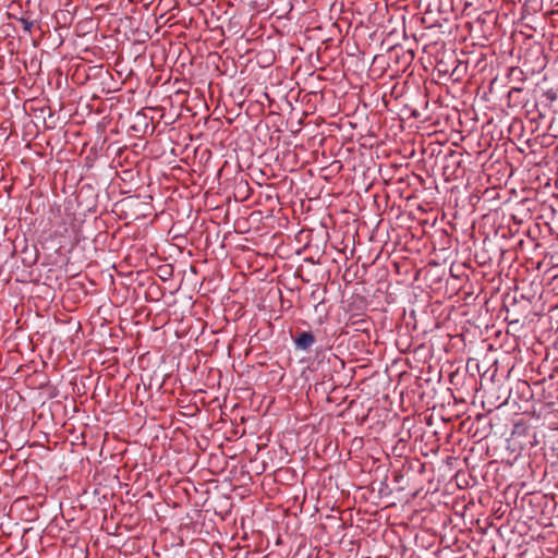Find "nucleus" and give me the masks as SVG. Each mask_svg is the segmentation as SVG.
I'll use <instances>...</instances> for the list:
<instances>
[{
  "label": "nucleus",
  "mask_w": 558,
  "mask_h": 558,
  "mask_svg": "<svg viewBox=\"0 0 558 558\" xmlns=\"http://www.w3.org/2000/svg\"><path fill=\"white\" fill-rule=\"evenodd\" d=\"M522 90V87H511L510 90L508 92V98L511 99L512 97H514V95L521 93Z\"/></svg>",
  "instance_id": "f03ea898"
},
{
  "label": "nucleus",
  "mask_w": 558,
  "mask_h": 558,
  "mask_svg": "<svg viewBox=\"0 0 558 558\" xmlns=\"http://www.w3.org/2000/svg\"><path fill=\"white\" fill-rule=\"evenodd\" d=\"M22 24H23V28L27 32H31L32 27H33V22L26 20V19H22L21 20Z\"/></svg>",
  "instance_id": "7ed1b4c3"
},
{
  "label": "nucleus",
  "mask_w": 558,
  "mask_h": 558,
  "mask_svg": "<svg viewBox=\"0 0 558 558\" xmlns=\"http://www.w3.org/2000/svg\"><path fill=\"white\" fill-rule=\"evenodd\" d=\"M295 348L307 351L314 343L315 337L311 331H302L294 339Z\"/></svg>",
  "instance_id": "f257e3e1"
},
{
  "label": "nucleus",
  "mask_w": 558,
  "mask_h": 558,
  "mask_svg": "<svg viewBox=\"0 0 558 558\" xmlns=\"http://www.w3.org/2000/svg\"><path fill=\"white\" fill-rule=\"evenodd\" d=\"M515 73H519L520 75L523 74V72L519 68H512L511 69V74H515Z\"/></svg>",
  "instance_id": "39448f33"
},
{
  "label": "nucleus",
  "mask_w": 558,
  "mask_h": 558,
  "mask_svg": "<svg viewBox=\"0 0 558 558\" xmlns=\"http://www.w3.org/2000/svg\"><path fill=\"white\" fill-rule=\"evenodd\" d=\"M546 97H547L549 100L554 101V100L556 99V93H555V92H553V90H547V92H546Z\"/></svg>",
  "instance_id": "20e7f679"
}]
</instances>
